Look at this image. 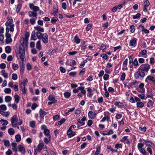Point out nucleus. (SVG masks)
Returning <instances> with one entry per match:
<instances>
[{
	"mask_svg": "<svg viewBox=\"0 0 155 155\" xmlns=\"http://www.w3.org/2000/svg\"><path fill=\"white\" fill-rule=\"evenodd\" d=\"M150 65L148 64H142L138 68V70L144 72H147L150 68Z\"/></svg>",
	"mask_w": 155,
	"mask_h": 155,
	"instance_id": "nucleus-1",
	"label": "nucleus"
},
{
	"mask_svg": "<svg viewBox=\"0 0 155 155\" xmlns=\"http://www.w3.org/2000/svg\"><path fill=\"white\" fill-rule=\"evenodd\" d=\"M13 22V20L11 19H8L6 22L5 25L7 26H9L10 27V30L11 31H14V25L12 24Z\"/></svg>",
	"mask_w": 155,
	"mask_h": 155,
	"instance_id": "nucleus-2",
	"label": "nucleus"
},
{
	"mask_svg": "<svg viewBox=\"0 0 155 155\" xmlns=\"http://www.w3.org/2000/svg\"><path fill=\"white\" fill-rule=\"evenodd\" d=\"M19 54H20V58L21 61L23 62L25 58V50L21 48H19Z\"/></svg>",
	"mask_w": 155,
	"mask_h": 155,
	"instance_id": "nucleus-3",
	"label": "nucleus"
},
{
	"mask_svg": "<svg viewBox=\"0 0 155 155\" xmlns=\"http://www.w3.org/2000/svg\"><path fill=\"white\" fill-rule=\"evenodd\" d=\"M145 75V72L141 71L139 70L138 69V71L136 72L134 74V77L136 79L138 78L140 76L141 77H143Z\"/></svg>",
	"mask_w": 155,
	"mask_h": 155,
	"instance_id": "nucleus-4",
	"label": "nucleus"
},
{
	"mask_svg": "<svg viewBox=\"0 0 155 155\" xmlns=\"http://www.w3.org/2000/svg\"><path fill=\"white\" fill-rule=\"evenodd\" d=\"M41 129L42 130H44V134L47 137L51 136L50 134V131L48 129H47V126L45 125H43L41 126Z\"/></svg>",
	"mask_w": 155,
	"mask_h": 155,
	"instance_id": "nucleus-5",
	"label": "nucleus"
},
{
	"mask_svg": "<svg viewBox=\"0 0 155 155\" xmlns=\"http://www.w3.org/2000/svg\"><path fill=\"white\" fill-rule=\"evenodd\" d=\"M41 39L42 42L45 44H47L48 42V35L46 33L43 34Z\"/></svg>",
	"mask_w": 155,
	"mask_h": 155,
	"instance_id": "nucleus-6",
	"label": "nucleus"
},
{
	"mask_svg": "<svg viewBox=\"0 0 155 155\" xmlns=\"http://www.w3.org/2000/svg\"><path fill=\"white\" fill-rule=\"evenodd\" d=\"M18 118L17 117H12V124L13 127H16L17 125Z\"/></svg>",
	"mask_w": 155,
	"mask_h": 155,
	"instance_id": "nucleus-7",
	"label": "nucleus"
},
{
	"mask_svg": "<svg viewBox=\"0 0 155 155\" xmlns=\"http://www.w3.org/2000/svg\"><path fill=\"white\" fill-rule=\"evenodd\" d=\"M29 7L31 9L33 10V12H37L39 10V7L37 6H35L32 3H29Z\"/></svg>",
	"mask_w": 155,
	"mask_h": 155,
	"instance_id": "nucleus-8",
	"label": "nucleus"
},
{
	"mask_svg": "<svg viewBox=\"0 0 155 155\" xmlns=\"http://www.w3.org/2000/svg\"><path fill=\"white\" fill-rule=\"evenodd\" d=\"M18 151L22 154H24L25 152V149L24 147L21 145H18Z\"/></svg>",
	"mask_w": 155,
	"mask_h": 155,
	"instance_id": "nucleus-9",
	"label": "nucleus"
},
{
	"mask_svg": "<svg viewBox=\"0 0 155 155\" xmlns=\"http://www.w3.org/2000/svg\"><path fill=\"white\" fill-rule=\"evenodd\" d=\"M148 80H150L154 83H155V78L152 75H149L145 79V82L148 83Z\"/></svg>",
	"mask_w": 155,
	"mask_h": 155,
	"instance_id": "nucleus-10",
	"label": "nucleus"
},
{
	"mask_svg": "<svg viewBox=\"0 0 155 155\" xmlns=\"http://www.w3.org/2000/svg\"><path fill=\"white\" fill-rule=\"evenodd\" d=\"M86 120V117H83L80 119H78V121L80 124V125H79L78 126V127H79L81 126L84 125L85 123L83 121H84Z\"/></svg>",
	"mask_w": 155,
	"mask_h": 155,
	"instance_id": "nucleus-11",
	"label": "nucleus"
},
{
	"mask_svg": "<svg viewBox=\"0 0 155 155\" xmlns=\"http://www.w3.org/2000/svg\"><path fill=\"white\" fill-rule=\"evenodd\" d=\"M137 39L136 38L133 37L130 41V45L131 46L135 47V45L137 42Z\"/></svg>",
	"mask_w": 155,
	"mask_h": 155,
	"instance_id": "nucleus-12",
	"label": "nucleus"
},
{
	"mask_svg": "<svg viewBox=\"0 0 155 155\" xmlns=\"http://www.w3.org/2000/svg\"><path fill=\"white\" fill-rule=\"evenodd\" d=\"M29 16L31 17H33V18H37V12L33 11H29L28 12Z\"/></svg>",
	"mask_w": 155,
	"mask_h": 155,
	"instance_id": "nucleus-13",
	"label": "nucleus"
},
{
	"mask_svg": "<svg viewBox=\"0 0 155 155\" xmlns=\"http://www.w3.org/2000/svg\"><path fill=\"white\" fill-rule=\"evenodd\" d=\"M145 142V145L146 147H150L153 145L152 142L148 140H143Z\"/></svg>",
	"mask_w": 155,
	"mask_h": 155,
	"instance_id": "nucleus-14",
	"label": "nucleus"
},
{
	"mask_svg": "<svg viewBox=\"0 0 155 155\" xmlns=\"http://www.w3.org/2000/svg\"><path fill=\"white\" fill-rule=\"evenodd\" d=\"M87 91L88 92V95L89 97H91L93 95V93H92L93 91L92 89L90 87L87 88Z\"/></svg>",
	"mask_w": 155,
	"mask_h": 155,
	"instance_id": "nucleus-15",
	"label": "nucleus"
},
{
	"mask_svg": "<svg viewBox=\"0 0 155 155\" xmlns=\"http://www.w3.org/2000/svg\"><path fill=\"white\" fill-rule=\"evenodd\" d=\"M67 134L69 135L70 137L73 136L75 135V133L73 132V131L71 130V128H69L67 132Z\"/></svg>",
	"mask_w": 155,
	"mask_h": 155,
	"instance_id": "nucleus-16",
	"label": "nucleus"
},
{
	"mask_svg": "<svg viewBox=\"0 0 155 155\" xmlns=\"http://www.w3.org/2000/svg\"><path fill=\"white\" fill-rule=\"evenodd\" d=\"M70 60L71 61V64H69V61L68 60L65 63L66 64L70 66H71L72 65H74L76 64V62L75 60H72V59H70Z\"/></svg>",
	"mask_w": 155,
	"mask_h": 155,
	"instance_id": "nucleus-17",
	"label": "nucleus"
},
{
	"mask_svg": "<svg viewBox=\"0 0 155 155\" xmlns=\"http://www.w3.org/2000/svg\"><path fill=\"white\" fill-rule=\"evenodd\" d=\"M44 146V143H40L37 147L38 151L40 152L42 150Z\"/></svg>",
	"mask_w": 155,
	"mask_h": 155,
	"instance_id": "nucleus-18",
	"label": "nucleus"
},
{
	"mask_svg": "<svg viewBox=\"0 0 155 155\" xmlns=\"http://www.w3.org/2000/svg\"><path fill=\"white\" fill-rule=\"evenodd\" d=\"M48 100L50 101L54 102L56 103L57 102V101L55 100L54 96L52 95H50L48 97Z\"/></svg>",
	"mask_w": 155,
	"mask_h": 155,
	"instance_id": "nucleus-19",
	"label": "nucleus"
},
{
	"mask_svg": "<svg viewBox=\"0 0 155 155\" xmlns=\"http://www.w3.org/2000/svg\"><path fill=\"white\" fill-rule=\"evenodd\" d=\"M20 87L21 88V90L22 92V93L24 94H25L26 93V89L25 88V86L23 85L22 84H20Z\"/></svg>",
	"mask_w": 155,
	"mask_h": 155,
	"instance_id": "nucleus-20",
	"label": "nucleus"
},
{
	"mask_svg": "<svg viewBox=\"0 0 155 155\" xmlns=\"http://www.w3.org/2000/svg\"><path fill=\"white\" fill-rule=\"evenodd\" d=\"M34 29L36 30H37L38 31H39L40 32H44V29L43 28L38 26L35 27Z\"/></svg>",
	"mask_w": 155,
	"mask_h": 155,
	"instance_id": "nucleus-21",
	"label": "nucleus"
},
{
	"mask_svg": "<svg viewBox=\"0 0 155 155\" xmlns=\"http://www.w3.org/2000/svg\"><path fill=\"white\" fill-rule=\"evenodd\" d=\"M1 74L5 78H8V73H6L5 70L1 71Z\"/></svg>",
	"mask_w": 155,
	"mask_h": 155,
	"instance_id": "nucleus-22",
	"label": "nucleus"
},
{
	"mask_svg": "<svg viewBox=\"0 0 155 155\" xmlns=\"http://www.w3.org/2000/svg\"><path fill=\"white\" fill-rule=\"evenodd\" d=\"M11 145L12 146V149L15 151V152H17V150L16 148V146L17 145V143H15L12 142L11 143Z\"/></svg>",
	"mask_w": 155,
	"mask_h": 155,
	"instance_id": "nucleus-23",
	"label": "nucleus"
},
{
	"mask_svg": "<svg viewBox=\"0 0 155 155\" xmlns=\"http://www.w3.org/2000/svg\"><path fill=\"white\" fill-rule=\"evenodd\" d=\"M35 35H36V34L35 31H33L32 32L31 35V40H35L37 39V38L36 37Z\"/></svg>",
	"mask_w": 155,
	"mask_h": 155,
	"instance_id": "nucleus-24",
	"label": "nucleus"
},
{
	"mask_svg": "<svg viewBox=\"0 0 155 155\" xmlns=\"http://www.w3.org/2000/svg\"><path fill=\"white\" fill-rule=\"evenodd\" d=\"M28 38H23V41L22 43V45L24 47L25 46H27L28 44Z\"/></svg>",
	"mask_w": 155,
	"mask_h": 155,
	"instance_id": "nucleus-25",
	"label": "nucleus"
},
{
	"mask_svg": "<svg viewBox=\"0 0 155 155\" xmlns=\"http://www.w3.org/2000/svg\"><path fill=\"white\" fill-rule=\"evenodd\" d=\"M36 36L38 39L39 40L41 39V37L43 36V34L39 31H37L36 33Z\"/></svg>",
	"mask_w": 155,
	"mask_h": 155,
	"instance_id": "nucleus-26",
	"label": "nucleus"
},
{
	"mask_svg": "<svg viewBox=\"0 0 155 155\" xmlns=\"http://www.w3.org/2000/svg\"><path fill=\"white\" fill-rule=\"evenodd\" d=\"M7 107L5 105L2 104L0 105V112L1 111H3L6 110Z\"/></svg>",
	"mask_w": 155,
	"mask_h": 155,
	"instance_id": "nucleus-27",
	"label": "nucleus"
},
{
	"mask_svg": "<svg viewBox=\"0 0 155 155\" xmlns=\"http://www.w3.org/2000/svg\"><path fill=\"white\" fill-rule=\"evenodd\" d=\"M153 103V102H152L151 100H149V101L147 103V106L148 107L152 108Z\"/></svg>",
	"mask_w": 155,
	"mask_h": 155,
	"instance_id": "nucleus-28",
	"label": "nucleus"
},
{
	"mask_svg": "<svg viewBox=\"0 0 155 155\" xmlns=\"http://www.w3.org/2000/svg\"><path fill=\"white\" fill-rule=\"evenodd\" d=\"M8 132L10 135H12L15 134V130L13 128H9L8 129Z\"/></svg>",
	"mask_w": 155,
	"mask_h": 155,
	"instance_id": "nucleus-29",
	"label": "nucleus"
},
{
	"mask_svg": "<svg viewBox=\"0 0 155 155\" xmlns=\"http://www.w3.org/2000/svg\"><path fill=\"white\" fill-rule=\"evenodd\" d=\"M53 15L54 16H55L57 13L58 12V11L57 8H55V7H54L52 12Z\"/></svg>",
	"mask_w": 155,
	"mask_h": 155,
	"instance_id": "nucleus-30",
	"label": "nucleus"
},
{
	"mask_svg": "<svg viewBox=\"0 0 155 155\" xmlns=\"http://www.w3.org/2000/svg\"><path fill=\"white\" fill-rule=\"evenodd\" d=\"M37 19V18H32L30 19V23L32 25H34L35 23V21Z\"/></svg>",
	"mask_w": 155,
	"mask_h": 155,
	"instance_id": "nucleus-31",
	"label": "nucleus"
},
{
	"mask_svg": "<svg viewBox=\"0 0 155 155\" xmlns=\"http://www.w3.org/2000/svg\"><path fill=\"white\" fill-rule=\"evenodd\" d=\"M51 140V136L47 137H45L44 139V141L45 143L46 144H48L49 142Z\"/></svg>",
	"mask_w": 155,
	"mask_h": 155,
	"instance_id": "nucleus-32",
	"label": "nucleus"
},
{
	"mask_svg": "<svg viewBox=\"0 0 155 155\" xmlns=\"http://www.w3.org/2000/svg\"><path fill=\"white\" fill-rule=\"evenodd\" d=\"M11 48L10 46H8L5 48V51L7 53H9L11 52Z\"/></svg>",
	"mask_w": 155,
	"mask_h": 155,
	"instance_id": "nucleus-33",
	"label": "nucleus"
},
{
	"mask_svg": "<svg viewBox=\"0 0 155 155\" xmlns=\"http://www.w3.org/2000/svg\"><path fill=\"white\" fill-rule=\"evenodd\" d=\"M15 138L16 141L17 142H19L21 140V136L20 135L18 134L15 136Z\"/></svg>",
	"mask_w": 155,
	"mask_h": 155,
	"instance_id": "nucleus-34",
	"label": "nucleus"
},
{
	"mask_svg": "<svg viewBox=\"0 0 155 155\" xmlns=\"http://www.w3.org/2000/svg\"><path fill=\"white\" fill-rule=\"evenodd\" d=\"M4 145L6 147H9L10 145V142L8 140H3Z\"/></svg>",
	"mask_w": 155,
	"mask_h": 155,
	"instance_id": "nucleus-35",
	"label": "nucleus"
},
{
	"mask_svg": "<svg viewBox=\"0 0 155 155\" xmlns=\"http://www.w3.org/2000/svg\"><path fill=\"white\" fill-rule=\"evenodd\" d=\"M137 107L140 108H142L144 106V104L143 102L140 101H138L137 103Z\"/></svg>",
	"mask_w": 155,
	"mask_h": 155,
	"instance_id": "nucleus-36",
	"label": "nucleus"
},
{
	"mask_svg": "<svg viewBox=\"0 0 155 155\" xmlns=\"http://www.w3.org/2000/svg\"><path fill=\"white\" fill-rule=\"evenodd\" d=\"M36 48L39 50H41V41L40 40L38 41L37 42L36 45Z\"/></svg>",
	"mask_w": 155,
	"mask_h": 155,
	"instance_id": "nucleus-37",
	"label": "nucleus"
},
{
	"mask_svg": "<svg viewBox=\"0 0 155 155\" xmlns=\"http://www.w3.org/2000/svg\"><path fill=\"white\" fill-rule=\"evenodd\" d=\"M0 123L3 125H6L8 123L6 120L1 119L0 120Z\"/></svg>",
	"mask_w": 155,
	"mask_h": 155,
	"instance_id": "nucleus-38",
	"label": "nucleus"
},
{
	"mask_svg": "<svg viewBox=\"0 0 155 155\" xmlns=\"http://www.w3.org/2000/svg\"><path fill=\"white\" fill-rule=\"evenodd\" d=\"M74 41L77 44H79L80 42V39L77 36L75 35L74 37Z\"/></svg>",
	"mask_w": 155,
	"mask_h": 155,
	"instance_id": "nucleus-39",
	"label": "nucleus"
},
{
	"mask_svg": "<svg viewBox=\"0 0 155 155\" xmlns=\"http://www.w3.org/2000/svg\"><path fill=\"white\" fill-rule=\"evenodd\" d=\"M14 98L15 102L16 103H18L20 99V97L18 95L16 94L15 95Z\"/></svg>",
	"mask_w": 155,
	"mask_h": 155,
	"instance_id": "nucleus-40",
	"label": "nucleus"
},
{
	"mask_svg": "<svg viewBox=\"0 0 155 155\" xmlns=\"http://www.w3.org/2000/svg\"><path fill=\"white\" fill-rule=\"evenodd\" d=\"M114 105L119 107H122L124 106V104L121 102H116L114 103Z\"/></svg>",
	"mask_w": 155,
	"mask_h": 155,
	"instance_id": "nucleus-41",
	"label": "nucleus"
},
{
	"mask_svg": "<svg viewBox=\"0 0 155 155\" xmlns=\"http://www.w3.org/2000/svg\"><path fill=\"white\" fill-rule=\"evenodd\" d=\"M64 96L66 98H69L71 95V94L68 92H65L64 94Z\"/></svg>",
	"mask_w": 155,
	"mask_h": 155,
	"instance_id": "nucleus-42",
	"label": "nucleus"
},
{
	"mask_svg": "<svg viewBox=\"0 0 155 155\" xmlns=\"http://www.w3.org/2000/svg\"><path fill=\"white\" fill-rule=\"evenodd\" d=\"M0 114L3 116H8L9 115L10 112L8 111V112H4V111H1Z\"/></svg>",
	"mask_w": 155,
	"mask_h": 155,
	"instance_id": "nucleus-43",
	"label": "nucleus"
},
{
	"mask_svg": "<svg viewBox=\"0 0 155 155\" xmlns=\"http://www.w3.org/2000/svg\"><path fill=\"white\" fill-rule=\"evenodd\" d=\"M12 99V97L9 96H7L5 97V101L6 102H9Z\"/></svg>",
	"mask_w": 155,
	"mask_h": 155,
	"instance_id": "nucleus-44",
	"label": "nucleus"
},
{
	"mask_svg": "<svg viewBox=\"0 0 155 155\" xmlns=\"http://www.w3.org/2000/svg\"><path fill=\"white\" fill-rule=\"evenodd\" d=\"M21 7V5L19 4L18 5L16 9V12L17 13H18L20 11V10Z\"/></svg>",
	"mask_w": 155,
	"mask_h": 155,
	"instance_id": "nucleus-45",
	"label": "nucleus"
},
{
	"mask_svg": "<svg viewBox=\"0 0 155 155\" xmlns=\"http://www.w3.org/2000/svg\"><path fill=\"white\" fill-rule=\"evenodd\" d=\"M12 68L14 70H16L18 68V64L14 63L12 64Z\"/></svg>",
	"mask_w": 155,
	"mask_h": 155,
	"instance_id": "nucleus-46",
	"label": "nucleus"
},
{
	"mask_svg": "<svg viewBox=\"0 0 155 155\" xmlns=\"http://www.w3.org/2000/svg\"><path fill=\"white\" fill-rule=\"evenodd\" d=\"M39 113L40 114V115L41 116H45L47 114V112H46L43 110H42L41 109H40L39 111Z\"/></svg>",
	"mask_w": 155,
	"mask_h": 155,
	"instance_id": "nucleus-47",
	"label": "nucleus"
},
{
	"mask_svg": "<svg viewBox=\"0 0 155 155\" xmlns=\"http://www.w3.org/2000/svg\"><path fill=\"white\" fill-rule=\"evenodd\" d=\"M35 122L34 121H32L29 122V126L31 127H34L35 126Z\"/></svg>",
	"mask_w": 155,
	"mask_h": 155,
	"instance_id": "nucleus-48",
	"label": "nucleus"
},
{
	"mask_svg": "<svg viewBox=\"0 0 155 155\" xmlns=\"http://www.w3.org/2000/svg\"><path fill=\"white\" fill-rule=\"evenodd\" d=\"M144 84L143 83H141L139 84V85L138 87L141 89H142L143 91L145 92V89L144 88Z\"/></svg>",
	"mask_w": 155,
	"mask_h": 155,
	"instance_id": "nucleus-49",
	"label": "nucleus"
},
{
	"mask_svg": "<svg viewBox=\"0 0 155 155\" xmlns=\"http://www.w3.org/2000/svg\"><path fill=\"white\" fill-rule=\"evenodd\" d=\"M130 31L131 33H134L135 30V26L134 25L130 26Z\"/></svg>",
	"mask_w": 155,
	"mask_h": 155,
	"instance_id": "nucleus-50",
	"label": "nucleus"
},
{
	"mask_svg": "<svg viewBox=\"0 0 155 155\" xmlns=\"http://www.w3.org/2000/svg\"><path fill=\"white\" fill-rule=\"evenodd\" d=\"M12 78L14 80H16L17 79L18 76L16 74L13 73L12 74Z\"/></svg>",
	"mask_w": 155,
	"mask_h": 155,
	"instance_id": "nucleus-51",
	"label": "nucleus"
},
{
	"mask_svg": "<svg viewBox=\"0 0 155 155\" xmlns=\"http://www.w3.org/2000/svg\"><path fill=\"white\" fill-rule=\"evenodd\" d=\"M4 92L6 94H9L11 92V90L10 88H6L4 90Z\"/></svg>",
	"mask_w": 155,
	"mask_h": 155,
	"instance_id": "nucleus-52",
	"label": "nucleus"
},
{
	"mask_svg": "<svg viewBox=\"0 0 155 155\" xmlns=\"http://www.w3.org/2000/svg\"><path fill=\"white\" fill-rule=\"evenodd\" d=\"M141 14L140 13H137L136 15H134L133 16V18L134 19L137 18H138L140 16Z\"/></svg>",
	"mask_w": 155,
	"mask_h": 155,
	"instance_id": "nucleus-53",
	"label": "nucleus"
},
{
	"mask_svg": "<svg viewBox=\"0 0 155 155\" xmlns=\"http://www.w3.org/2000/svg\"><path fill=\"white\" fill-rule=\"evenodd\" d=\"M65 119L64 118H62L61 120L58 122V123L59 125H62L65 121Z\"/></svg>",
	"mask_w": 155,
	"mask_h": 155,
	"instance_id": "nucleus-54",
	"label": "nucleus"
},
{
	"mask_svg": "<svg viewBox=\"0 0 155 155\" xmlns=\"http://www.w3.org/2000/svg\"><path fill=\"white\" fill-rule=\"evenodd\" d=\"M139 150L140 153L143 155H146V152L143 148H140V149H139Z\"/></svg>",
	"mask_w": 155,
	"mask_h": 155,
	"instance_id": "nucleus-55",
	"label": "nucleus"
},
{
	"mask_svg": "<svg viewBox=\"0 0 155 155\" xmlns=\"http://www.w3.org/2000/svg\"><path fill=\"white\" fill-rule=\"evenodd\" d=\"M109 119V117H104L100 121L101 122H103L105 121L106 120L108 121Z\"/></svg>",
	"mask_w": 155,
	"mask_h": 155,
	"instance_id": "nucleus-56",
	"label": "nucleus"
},
{
	"mask_svg": "<svg viewBox=\"0 0 155 155\" xmlns=\"http://www.w3.org/2000/svg\"><path fill=\"white\" fill-rule=\"evenodd\" d=\"M147 52V51L146 50H143L141 51L140 52H139V54H141L143 55H145Z\"/></svg>",
	"mask_w": 155,
	"mask_h": 155,
	"instance_id": "nucleus-57",
	"label": "nucleus"
},
{
	"mask_svg": "<svg viewBox=\"0 0 155 155\" xmlns=\"http://www.w3.org/2000/svg\"><path fill=\"white\" fill-rule=\"evenodd\" d=\"M133 63L134 66H137L138 65V63L136 58L134 59Z\"/></svg>",
	"mask_w": 155,
	"mask_h": 155,
	"instance_id": "nucleus-58",
	"label": "nucleus"
},
{
	"mask_svg": "<svg viewBox=\"0 0 155 155\" xmlns=\"http://www.w3.org/2000/svg\"><path fill=\"white\" fill-rule=\"evenodd\" d=\"M122 147V145L120 143H117L115 145V148L116 149L119 148H121Z\"/></svg>",
	"mask_w": 155,
	"mask_h": 155,
	"instance_id": "nucleus-59",
	"label": "nucleus"
},
{
	"mask_svg": "<svg viewBox=\"0 0 155 155\" xmlns=\"http://www.w3.org/2000/svg\"><path fill=\"white\" fill-rule=\"evenodd\" d=\"M12 41L11 38H6L5 40V43L7 44H8Z\"/></svg>",
	"mask_w": 155,
	"mask_h": 155,
	"instance_id": "nucleus-60",
	"label": "nucleus"
},
{
	"mask_svg": "<svg viewBox=\"0 0 155 155\" xmlns=\"http://www.w3.org/2000/svg\"><path fill=\"white\" fill-rule=\"evenodd\" d=\"M144 146V144L141 143H138L137 145V147L138 149L143 148Z\"/></svg>",
	"mask_w": 155,
	"mask_h": 155,
	"instance_id": "nucleus-61",
	"label": "nucleus"
},
{
	"mask_svg": "<svg viewBox=\"0 0 155 155\" xmlns=\"http://www.w3.org/2000/svg\"><path fill=\"white\" fill-rule=\"evenodd\" d=\"M106 48V47L105 45L104 44H102L101 45V46L100 47L99 49L101 50H104Z\"/></svg>",
	"mask_w": 155,
	"mask_h": 155,
	"instance_id": "nucleus-62",
	"label": "nucleus"
},
{
	"mask_svg": "<svg viewBox=\"0 0 155 155\" xmlns=\"http://www.w3.org/2000/svg\"><path fill=\"white\" fill-rule=\"evenodd\" d=\"M58 19L57 17H53L51 20V22L52 23H55L58 20Z\"/></svg>",
	"mask_w": 155,
	"mask_h": 155,
	"instance_id": "nucleus-63",
	"label": "nucleus"
},
{
	"mask_svg": "<svg viewBox=\"0 0 155 155\" xmlns=\"http://www.w3.org/2000/svg\"><path fill=\"white\" fill-rule=\"evenodd\" d=\"M109 75L108 74H104L103 76V78L104 80L105 81L107 80L109 78Z\"/></svg>",
	"mask_w": 155,
	"mask_h": 155,
	"instance_id": "nucleus-64",
	"label": "nucleus"
}]
</instances>
